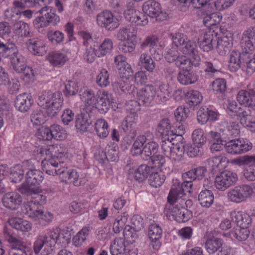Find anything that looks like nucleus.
<instances>
[{
	"label": "nucleus",
	"mask_w": 255,
	"mask_h": 255,
	"mask_svg": "<svg viewBox=\"0 0 255 255\" xmlns=\"http://www.w3.org/2000/svg\"><path fill=\"white\" fill-rule=\"evenodd\" d=\"M218 33L210 29L198 38L200 48L204 51L209 52L216 45Z\"/></svg>",
	"instance_id": "412c9836"
},
{
	"label": "nucleus",
	"mask_w": 255,
	"mask_h": 255,
	"mask_svg": "<svg viewBox=\"0 0 255 255\" xmlns=\"http://www.w3.org/2000/svg\"><path fill=\"white\" fill-rule=\"evenodd\" d=\"M143 12L151 17L155 18L157 21H163L167 18L168 14L161 10L159 3L154 0H148L142 5Z\"/></svg>",
	"instance_id": "ddd939ff"
},
{
	"label": "nucleus",
	"mask_w": 255,
	"mask_h": 255,
	"mask_svg": "<svg viewBox=\"0 0 255 255\" xmlns=\"http://www.w3.org/2000/svg\"><path fill=\"white\" fill-rule=\"evenodd\" d=\"M178 5L181 11H186L189 6L192 5L195 8H200L206 5L210 0H176Z\"/></svg>",
	"instance_id": "4c0bfd02"
},
{
	"label": "nucleus",
	"mask_w": 255,
	"mask_h": 255,
	"mask_svg": "<svg viewBox=\"0 0 255 255\" xmlns=\"http://www.w3.org/2000/svg\"><path fill=\"white\" fill-rule=\"evenodd\" d=\"M9 225L16 230L22 232H29L32 229V224L29 221L19 218H12L9 220Z\"/></svg>",
	"instance_id": "58836bf2"
},
{
	"label": "nucleus",
	"mask_w": 255,
	"mask_h": 255,
	"mask_svg": "<svg viewBox=\"0 0 255 255\" xmlns=\"http://www.w3.org/2000/svg\"><path fill=\"white\" fill-rule=\"evenodd\" d=\"M158 149V144L154 141H150L145 144L142 148L141 158L144 160L150 159L155 155Z\"/></svg>",
	"instance_id": "49530a36"
},
{
	"label": "nucleus",
	"mask_w": 255,
	"mask_h": 255,
	"mask_svg": "<svg viewBox=\"0 0 255 255\" xmlns=\"http://www.w3.org/2000/svg\"><path fill=\"white\" fill-rule=\"evenodd\" d=\"M23 171L22 166L17 164L11 168L9 178L14 183L20 182L23 178Z\"/></svg>",
	"instance_id": "69168bd1"
},
{
	"label": "nucleus",
	"mask_w": 255,
	"mask_h": 255,
	"mask_svg": "<svg viewBox=\"0 0 255 255\" xmlns=\"http://www.w3.org/2000/svg\"><path fill=\"white\" fill-rule=\"evenodd\" d=\"M152 168L146 164L140 165L134 171V179L138 182L143 181L148 175L149 176Z\"/></svg>",
	"instance_id": "de8ad7c7"
},
{
	"label": "nucleus",
	"mask_w": 255,
	"mask_h": 255,
	"mask_svg": "<svg viewBox=\"0 0 255 255\" xmlns=\"http://www.w3.org/2000/svg\"><path fill=\"white\" fill-rule=\"evenodd\" d=\"M53 138L57 140H64L67 137L66 130L58 125H53L50 126Z\"/></svg>",
	"instance_id": "774afa93"
},
{
	"label": "nucleus",
	"mask_w": 255,
	"mask_h": 255,
	"mask_svg": "<svg viewBox=\"0 0 255 255\" xmlns=\"http://www.w3.org/2000/svg\"><path fill=\"white\" fill-rule=\"evenodd\" d=\"M246 53L243 50L242 53L238 51H233L230 55L229 67L232 71H236L239 69L241 64H246L247 70L248 71V62L252 60V55L250 54V58L248 60L243 59V54Z\"/></svg>",
	"instance_id": "a878e982"
},
{
	"label": "nucleus",
	"mask_w": 255,
	"mask_h": 255,
	"mask_svg": "<svg viewBox=\"0 0 255 255\" xmlns=\"http://www.w3.org/2000/svg\"><path fill=\"white\" fill-rule=\"evenodd\" d=\"M97 22L99 26L106 30L112 31L120 25L118 18L109 10H104L97 15Z\"/></svg>",
	"instance_id": "f3484780"
},
{
	"label": "nucleus",
	"mask_w": 255,
	"mask_h": 255,
	"mask_svg": "<svg viewBox=\"0 0 255 255\" xmlns=\"http://www.w3.org/2000/svg\"><path fill=\"white\" fill-rule=\"evenodd\" d=\"M94 126L97 134L100 138H104L109 135V125L104 119H100L97 120Z\"/></svg>",
	"instance_id": "a18cd8bd"
},
{
	"label": "nucleus",
	"mask_w": 255,
	"mask_h": 255,
	"mask_svg": "<svg viewBox=\"0 0 255 255\" xmlns=\"http://www.w3.org/2000/svg\"><path fill=\"white\" fill-rule=\"evenodd\" d=\"M177 138L175 136L167 137L163 139L161 143V148L162 152L167 157L171 151L173 146L175 144Z\"/></svg>",
	"instance_id": "0e129e2a"
},
{
	"label": "nucleus",
	"mask_w": 255,
	"mask_h": 255,
	"mask_svg": "<svg viewBox=\"0 0 255 255\" xmlns=\"http://www.w3.org/2000/svg\"><path fill=\"white\" fill-rule=\"evenodd\" d=\"M192 139L194 145L202 147L206 140L203 130L201 128L195 129L192 132Z\"/></svg>",
	"instance_id": "338daca9"
},
{
	"label": "nucleus",
	"mask_w": 255,
	"mask_h": 255,
	"mask_svg": "<svg viewBox=\"0 0 255 255\" xmlns=\"http://www.w3.org/2000/svg\"><path fill=\"white\" fill-rule=\"evenodd\" d=\"M137 29L135 27L128 25L119 29L117 38L120 41H128L137 42Z\"/></svg>",
	"instance_id": "c756f323"
},
{
	"label": "nucleus",
	"mask_w": 255,
	"mask_h": 255,
	"mask_svg": "<svg viewBox=\"0 0 255 255\" xmlns=\"http://www.w3.org/2000/svg\"><path fill=\"white\" fill-rule=\"evenodd\" d=\"M220 31L222 33V35L220 37L217 36L216 45L219 54L223 55L226 54L231 47V33L224 28H220Z\"/></svg>",
	"instance_id": "5701e85b"
},
{
	"label": "nucleus",
	"mask_w": 255,
	"mask_h": 255,
	"mask_svg": "<svg viewBox=\"0 0 255 255\" xmlns=\"http://www.w3.org/2000/svg\"><path fill=\"white\" fill-rule=\"evenodd\" d=\"M63 104V97L60 92H43L39 96L38 105L45 109L51 117L55 116L61 109Z\"/></svg>",
	"instance_id": "7ed1b4c3"
},
{
	"label": "nucleus",
	"mask_w": 255,
	"mask_h": 255,
	"mask_svg": "<svg viewBox=\"0 0 255 255\" xmlns=\"http://www.w3.org/2000/svg\"><path fill=\"white\" fill-rule=\"evenodd\" d=\"M30 160L23 162V166L28 167L25 174V181L19 188L21 193H30L39 190L38 185L44 179L43 173L39 170L33 169V165Z\"/></svg>",
	"instance_id": "20e7f679"
},
{
	"label": "nucleus",
	"mask_w": 255,
	"mask_h": 255,
	"mask_svg": "<svg viewBox=\"0 0 255 255\" xmlns=\"http://www.w3.org/2000/svg\"><path fill=\"white\" fill-rule=\"evenodd\" d=\"M226 138L230 136L235 137L240 133V125L238 121H231L227 123L226 129L223 130Z\"/></svg>",
	"instance_id": "c03bdc74"
},
{
	"label": "nucleus",
	"mask_w": 255,
	"mask_h": 255,
	"mask_svg": "<svg viewBox=\"0 0 255 255\" xmlns=\"http://www.w3.org/2000/svg\"><path fill=\"white\" fill-rule=\"evenodd\" d=\"M49 62L53 66L63 65L68 60L67 56L60 51L52 52L48 57Z\"/></svg>",
	"instance_id": "8fccbe9b"
},
{
	"label": "nucleus",
	"mask_w": 255,
	"mask_h": 255,
	"mask_svg": "<svg viewBox=\"0 0 255 255\" xmlns=\"http://www.w3.org/2000/svg\"><path fill=\"white\" fill-rule=\"evenodd\" d=\"M16 1H13V6L8 8L4 11V17L8 21L15 22L20 17L21 11L19 8H21V7L16 5Z\"/></svg>",
	"instance_id": "3c124183"
},
{
	"label": "nucleus",
	"mask_w": 255,
	"mask_h": 255,
	"mask_svg": "<svg viewBox=\"0 0 255 255\" xmlns=\"http://www.w3.org/2000/svg\"><path fill=\"white\" fill-rule=\"evenodd\" d=\"M227 110L239 117L240 123L244 127L250 128V130L255 133V117L249 109L239 107L235 101H228Z\"/></svg>",
	"instance_id": "423d86ee"
},
{
	"label": "nucleus",
	"mask_w": 255,
	"mask_h": 255,
	"mask_svg": "<svg viewBox=\"0 0 255 255\" xmlns=\"http://www.w3.org/2000/svg\"><path fill=\"white\" fill-rule=\"evenodd\" d=\"M252 147V143L247 139L230 140L225 144L226 152L232 155L244 153L251 150Z\"/></svg>",
	"instance_id": "9b49d317"
},
{
	"label": "nucleus",
	"mask_w": 255,
	"mask_h": 255,
	"mask_svg": "<svg viewBox=\"0 0 255 255\" xmlns=\"http://www.w3.org/2000/svg\"><path fill=\"white\" fill-rule=\"evenodd\" d=\"M61 181L65 183H72L75 186H79L80 182L79 181V175L75 169L68 170L67 166L65 165L63 173L59 176Z\"/></svg>",
	"instance_id": "72a5a7b5"
},
{
	"label": "nucleus",
	"mask_w": 255,
	"mask_h": 255,
	"mask_svg": "<svg viewBox=\"0 0 255 255\" xmlns=\"http://www.w3.org/2000/svg\"><path fill=\"white\" fill-rule=\"evenodd\" d=\"M238 179L236 173L230 171L225 170L216 176L214 186L220 191H225L235 184Z\"/></svg>",
	"instance_id": "f8f14e48"
},
{
	"label": "nucleus",
	"mask_w": 255,
	"mask_h": 255,
	"mask_svg": "<svg viewBox=\"0 0 255 255\" xmlns=\"http://www.w3.org/2000/svg\"><path fill=\"white\" fill-rule=\"evenodd\" d=\"M255 43V30L253 28H249L243 33L241 42L243 50L246 53L243 54V59L248 60L250 54L252 55V52L255 50L254 45Z\"/></svg>",
	"instance_id": "dca6fc26"
},
{
	"label": "nucleus",
	"mask_w": 255,
	"mask_h": 255,
	"mask_svg": "<svg viewBox=\"0 0 255 255\" xmlns=\"http://www.w3.org/2000/svg\"><path fill=\"white\" fill-rule=\"evenodd\" d=\"M172 40L173 44L178 47L183 54L188 55L195 60V65H199L200 57L195 41L189 39L187 35L180 32L173 35Z\"/></svg>",
	"instance_id": "39448f33"
},
{
	"label": "nucleus",
	"mask_w": 255,
	"mask_h": 255,
	"mask_svg": "<svg viewBox=\"0 0 255 255\" xmlns=\"http://www.w3.org/2000/svg\"><path fill=\"white\" fill-rule=\"evenodd\" d=\"M114 48V43L111 38H106L100 45L95 49V53L98 57L109 55Z\"/></svg>",
	"instance_id": "c9c22d12"
},
{
	"label": "nucleus",
	"mask_w": 255,
	"mask_h": 255,
	"mask_svg": "<svg viewBox=\"0 0 255 255\" xmlns=\"http://www.w3.org/2000/svg\"><path fill=\"white\" fill-rule=\"evenodd\" d=\"M148 236L151 242L150 246L153 250L158 251L161 245L160 241L162 236L161 228L157 224L150 225L148 227Z\"/></svg>",
	"instance_id": "4be33fe9"
},
{
	"label": "nucleus",
	"mask_w": 255,
	"mask_h": 255,
	"mask_svg": "<svg viewBox=\"0 0 255 255\" xmlns=\"http://www.w3.org/2000/svg\"><path fill=\"white\" fill-rule=\"evenodd\" d=\"M135 126L136 123L134 120L131 117H128L122 122L121 128L130 138H133L136 135Z\"/></svg>",
	"instance_id": "e433bc0d"
},
{
	"label": "nucleus",
	"mask_w": 255,
	"mask_h": 255,
	"mask_svg": "<svg viewBox=\"0 0 255 255\" xmlns=\"http://www.w3.org/2000/svg\"><path fill=\"white\" fill-rule=\"evenodd\" d=\"M2 203L4 207L12 210L17 209L22 203V197L15 192L6 193L2 198Z\"/></svg>",
	"instance_id": "bb28decb"
},
{
	"label": "nucleus",
	"mask_w": 255,
	"mask_h": 255,
	"mask_svg": "<svg viewBox=\"0 0 255 255\" xmlns=\"http://www.w3.org/2000/svg\"><path fill=\"white\" fill-rule=\"evenodd\" d=\"M53 0H20L16 1V5L20 6L21 8L25 7H33L39 5L42 6L44 5L49 4Z\"/></svg>",
	"instance_id": "13d9d810"
},
{
	"label": "nucleus",
	"mask_w": 255,
	"mask_h": 255,
	"mask_svg": "<svg viewBox=\"0 0 255 255\" xmlns=\"http://www.w3.org/2000/svg\"><path fill=\"white\" fill-rule=\"evenodd\" d=\"M205 64L204 73L205 78H216L215 80H224V78L219 77L221 74V72L212 63L206 62Z\"/></svg>",
	"instance_id": "5fc2aeb1"
},
{
	"label": "nucleus",
	"mask_w": 255,
	"mask_h": 255,
	"mask_svg": "<svg viewBox=\"0 0 255 255\" xmlns=\"http://www.w3.org/2000/svg\"><path fill=\"white\" fill-rule=\"evenodd\" d=\"M174 128L172 127L170 120L167 118L161 120L158 124L156 130L164 138L175 136L178 132H174Z\"/></svg>",
	"instance_id": "473e14b6"
},
{
	"label": "nucleus",
	"mask_w": 255,
	"mask_h": 255,
	"mask_svg": "<svg viewBox=\"0 0 255 255\" xmlns=\"http://www.w3.org/2000/svg\"><path fill=\"white\" fill-rule=\"evenodd\" d=\"M28 252V248L23 242L16 239H13L9 255H27Z\"/></svg>",
	"instance_id": "a19ab883"
},
{
	"label": "nucleus",
	"mask_w": 255,
	"mask_h": 255,
	"mask_svg": "<svg viewBox=\"0 0 255 255\" xmlns=\"http://www.w3.org/2000/svg\"><path fill=\"white\" fill-rule=\"evenodd\" d=\"M185 192H189L187 187L180 186L179 183L176 186L174 185L170 189L167 199L172 201L173 198H177V203L183 206V208L187 209L192 206V201L187 199Z\"/></svg>",
	"instance_id": "2eb2a0df"
},
{
	"label": "nucleus",
	"mask_w": 255,
	"mask_h": 255,
	"mask_svg": "<svg viewBox=\"0 0 255 255\" xmlns=\"http://www.w3.org/2000/svg\"><path fill=\"white\" fill-rule=\"evenodd\" d=\"M231 218L240 228H248L252 223L250 216L242 211H234L231 212Z\"/></svg>",
	"instance_id": "c85d7f7f"
},
{
	"label": "nucleus",
	"mask_w": 255,
	"mask_h": 255,
	"mask_svg": "<svg viewBox=\"0 0 255 255\" xmlns=\"http://www.w3.org/2000/svg\"><path fill=\"white\" fill-rule=\"evenodd\" d=\"M80 96L81 100L87 107H90L91 109L95 108L97 99L93 91L89 89L85 90L83 92H81Z\"/></svg>",
	"instance_id": "603ef678"
},
{
	"label": "nucleus",
	"mask_w": 255,
	"mask_h": 255,
	"mask_svg": "<svg viewBox=\"0 0 255 255\" xmlns=\"http://www.w3.org/2000/svg\"><path fill=\"white\" fill-rule=\"evenodd\" d=\"M237 100L240 104L254 110L255 106V90H240L237 96Z\"/></svg>",
	"instance_id": "393cba45"
},
{
	"label": "nucleus",
	"mask_w": 255,
	"mask_h": 255,
	"mask_svg": "<svg viewBox=\"0 0 255 255\" xmlns=\"http://www.w3.org/2000/svg\"><path fill=\"white\" fill-rule=\"evenodd\" d=\"M202 94L196 90L189 91L185 95L186 102L190 107L197 106L202 102Z\"/></svg>",
	"instance_id": "864d4df0"
},
{
	"label": "nucleus",
	"mask_w": 255,
	"mask_h": 255,
	"mask_svg": "<svg viewBox=\"0 0 255 255\" xmlns=\"http://www.w3.org/2000/svg\"><path fill=\"white\" fill-rule=\"evenodd\" d=\"M156 94V88L152 85H146L137 92L138 101L145 106L148 105Z\"/></svg>",
	"instance_id": "b1692460"
},
{
	"label": "nucleus",
	"mask_w": 255,
	"mask_h": 255,
	"mask_svg": "<svg viewBox=\"0 0 255 255\" xmlns=\"http://www.w3.org/2000/svg\"><path fill=\"white\" fill-rule=\"evenodd\" d=\"M178 134H176L175 138H177V142L174 144L171 152L167 157L174 161H179L182 160L184 154V145L182 141L183 140L182 134L185 133V129H183V126H179Z\"/></svg>",
	"instance_id": "6ab92c4d"
},
{
	"label": "nucleus",
	"mask_w": 255,
	"mask_h": 255,
	"mask_svg": "<svg viewBox=\"0 0 255 255\" xmlns=\"http://www.w3.org/2000/svg\"><path fill=\"white\" fill-rule=\"evenodd\" d=\"M224 241L222 239L212 237L207 239L205 243L206 251L210 255H229L227 250L223 247Z\"/></svg>",
	"instance_id": "aec40b11"
},
{
	"label": "nucleus",
	"mask_w": 255,
	"mask_h": 255,
	"mask_svg": "<svg viewBox=\"0 0 255 255\" xmlns=\"http://www.w3.org/2000/svg\"><path fill=\"white\" fill-rule=\"evenodd\" d=\"M53 219V215L52 213L49 212H43L40 209L34 221L41 226H46L49 224Z\"/></svg>",
	"instance_id": "e2e57ef3"
},
{
	"label": "nucleus",
	"mask_w": 255,
	"mask_h": 255,
	"mask_svg": "<svg viewBox=\"0 0 255 255\" xmlns=\"http://www.w3.org/2000/svg\"><path fill=\"white\" fill-rule=\"evenodd\" d=\"M173 201L167 199L170 204L168 215L172 217V219L178 223H183L188 221L192 216V213L188 209L183 208V206L177 203V200L173 198Z\"/></svg>",
	"instance_id": "1a4fd4ad"
},
{
	"label": "nucleus",
	"mask_w": 255,
	"mask_h": 255,
	"mask_svg": "<svg viewBox=\"0 0 255 255\" xmlns=\"http://www.w3.org/2000/svg\"><path fill=\"white\" fill-rule=\"evenodd\" d=\"M207 169L204 166H199L194 168L183 174L184 182L180 184V186L187 187L189 193L192 192V182L196 180H200L203 179Z\"/></svg>",
	"instance_id": "4468645a"
},
{
	"label": "nucleus",
	"mask_w": 255,
	"mask_h": 255,
	"mask_svg": "<svg viewBox=\"0 0 255 255\" xmlns=\"http://www.w3.org/2000/svg\"><path fill=\"white\" fill-rule=\"evenodd\" d=\"M28 47L32 54L37 56H42L47 51L45 41L39 38L29 39L28 43Z\"/></svg>",
	"instance_id": "2f4dec72"
},
{
	"label": "nucleus",
	"mask_w": 255,
	"mask_h": 255,
	"mask_svg": "<svg viewBox=\"0 0 255 255\" xmlns=\"http://www.w3.org/2000/svg\"><path fill=\"white\" fill-rule=\"evenodd\" d=\"M58 242L61 243L60 230L55 229L50 231L47 235L38 237L35 241L33 246L34 253L35 254L38 253L44 246L52 248Z\"/></svg>",
	"instance_id": "6e6552de"
},
{
	"label": "nucleus",
	"mask_w": 255,
	"mask_h": 255,
	"mask_svg": "<svg viewBox=\"0 0 255 255\" xmlns=\"http://www.w3.org/2000/svg\"><path fill=\"white\" fill-rule=\"evenodd\" d=\"M254 193L253 188L248 185L237 186L227 192V198L231 202L240 203L245 201Z\"/></svg>",
	"instance_id": "9d476101"
},
{
	"label": "nucleus",
	"mask_w": 255,
	"mask_h": 255,
	"mask_svg": "<svg viewBox=\"0 0 255 255\" xmlns=\"http://www.w3.org/2000/svg\"><path fill=\"white\" fill-rule=\"evenodd\" d=\"M230 163L233 165L242 166L255 164V155H245L232 159Z\"/></svg>",
	"instance_id": "bf43d9fd"
},
{
	"label": "nucleus",
	"mask_w": 255,
	"mask_h": 255,
	"mask_svg": "<svg viewBox=\"0 0 255 255\" xmlns=\"http://www.w3.org/2000/svg\"><path fill=\"white\" fill-rule=\"evenodd\" d=\"M138 65L144 67L149 72H152L155 68V63L150 55L147 52H143L140 55Z\"/></svg>",
	"instance_id": "6e6d98bb"
},
{
	"label": "nucleus",
	"mask_w": 255,
	"mask_h": 255,
	"mask_svg": "<svg viewBox=\"0 0 255 255\" xmlns=\"http://www.w3.org/2000/svg\"><path fill=\"white\" fill-rule=\"evenodd\" d=\"M128 215L127 213H124L116 219L113 226V231L116 234L119 233L124 228L128 221Z\"/></svg>",
	"instance_id": "680f3d73"
},
{
	"label": "nucleus",
	"mask_w": 255,
	"mask_h": 255,
	"mask_svg": "<svg viewBox=\"0 0 255 255\" xmlns=\"http://www.w3.org/2000/svg\"><path fill=\"white\" fill-rule=\"evenodd\" d=\"M203 24L210 27L219 24L222 19V15L219 12L209 13L202 11L201 15Z\"/></svg>",
	"instance_id": "f704fd0d"
},
{
	"label": "nucleus",
	"mask_w": 255,
	"mask_h": 255,
	"mask_svg": "<svg viewBox=\"0 0 255 255\" xmlns=\"http://www.w3.org/2000/svg\"><path fill=\"white\" fill-rule=\"evenodd\" d=\"M29 26L26 23L22 21L14 23L13 26L14 33L18 36L27 37L29 35Z\"/></svg>",
	"instance_id": "052dcab7"
},
{
	"label": "nucleus",
	"mask_w": 255,
	"mask_h": 255,
	"mask_svg": "<svg viewBox=\"0 0 255 255\" xmlns=\"http://www.w3.org/2000/svg\"><path fill=\"white\" fill-rule=\"evenodd\" d=\"M38 10L40 14L33 21V24L36 29L46 27L49 24L52 25H57L60 20V17L55 12V11L51 6L44 5Z\"/></svg>",
	"instance_id": "0eeeda50"
},
{
	"label": "nucleus",
	"mask_w": 255,
	"mask_h": 255,
	"mask_svg": "<svg viewBox=\"0 0 255 255\" xmlns=\"http://www.w3.org/2000/svg\"><path fill=\"white\" fill-rule=\"evenodd\" d=\"M33 103L32 96L24 93L17 96L15 100V107L19 111L25 113L29 110Z\"/></svg>",
	"instance_id": "cd10ccee"
},
{
	"label": "nucleus",
	"mask_w": 255,
	"mask_h": 255,
	"mask_svg": "<svg viewBox=\"0 0 255 255\" xmlns=\"http://www.w3.org/2000/svg\"><path fill=\"white\" fill-rule=\"evenodd\" d=\"M214 200V194L208 189L202 190L198 195L199 204L203 207L209 208L213 204Z\"/></svg>",
	"instance_id": "ea45409f"
},
{
	"label": "nucleus",
	"mask_w": 255,
	"mask_h": 255,
	"mask_svg": "<svg viewBox=\"0 0 255 255\" xmlns=\"http://www.w3.org/2000/svg\"><path fill=\"white\" fill-rule=\"evenodd\" d=\"M195 61H193L185 55H179L175 62L177 67L181 69L179 73L177 80H191L192 75L190 70L193 65L195 66L198 65L195 64Z\"/></svg>",
	"instance_id": "a211bd4d"
},
{
	"label": "nucleus",
	"mask_w": 255,
	"mask_h": 255,
	"mask_svg": "<svg viewBox=\"0 0 255 255\" xmlns=\"http://www.w3.org/2000/svg\"><path fill=\"white\" fill-rule=\"evenodd\" d=\"M89 116L87 114L81 113L77 116L75 126L77 129L82 132L86 131L91 124Z\"/></svg>",
	"instance_id": "09e8293b"
},
{
	"label": "nucleus",
	"mask_w": 255,
	"mask_h": 255,
	"mask_svg": "<svg viewBox=\"0 0 255 255\" xmlns=\"http://www.w3.org/2000/svg\"><path fill=\"white\" fill-rule=\"evenodd\" d=\"M112 102V95L104 92L97 99L95 108L97 109L101 114H106L109 110Z\"/></svg>",
	"instance_id": "7c9ffc66"
},
{
	"label": "nucleus",
	"mask_w": 255,
	"mask_h": 255,
	"mask_svg": "<svg viewBox=\"0 0 255 255\" xmlns=\"http://www.w3.org/2000/svg\"><path fill=\"white\" fill-rule=\"evenodd\" d=\"M126 252L125 240L122 238H116L110 246L112 255H123Z\"/></svg>",
	"instance_id": "79ce46f5"
},
{
	"label": "nucleus",
	"mask_w": 255,
	"mask_h": 255,
	"mask_svg": "<svg viewBox=\"0 0 255 255\" xmlns=\"http://www.w3.org/2000/svg\"><path fill=\"white\" fill-rule=\"evenodd\" d=\"M40 210L38 206L31 201L25 202L22 208L23 213L33 220L36 217Z\"/></svg>",
	"instance_id": "4d7b16f0"
},
{
	"label": "nucleus",
	"mask_w": 255,
	"mask_h": 255,
	"mask_svg": "<svg viewBox=\"0 0 255 255\" xmlns=\"http://www.w3.org/2000/svg\"><path fill=\"white\" fill-rule=\"evenodd\" d=\"M38 151L45 157L42 161V169L48 175L59 176L63 173L66 164L60 159L65 156V149L58 144H52L47 148H40Z\"/></svg>",
	"instance_id": "f257e3e1"
},
{
	"label": "nucleus",
	"mask_w": 255,
	"mask_h": 255,
	"mask_svg": "<svg viewBox=\"0 0 255 255\" xmlns=\"http://www.w3.org/2000/svg\"><path fill=\"white\" fill-rule=\"evenodd\" d=\"M0 53L3 57L9 58L10 66L13 70L18 73H23V78L31 79L34 78L33 70L26 66L24 57L18 53L14 44H4L0 40Z\"/></svg>",
	"instance_id": "f03ea898"
},
{
	"label": "nucleus",
	"mask_w": 255,
	"mask_h": 255,
	"mask_svg": "<svg viewBox=\"0 0 255 255\" xmlns=\"http://www.w3.org/2000/svg\"><path fill=\"white\" fill-rule=\"evenodd\" d=\"M165 179V175L161 172H156L153 167L148 178V183L154 188L160 187Z\"/></svg>",
	"instance_id": "37998d69"
}]
</instances>
